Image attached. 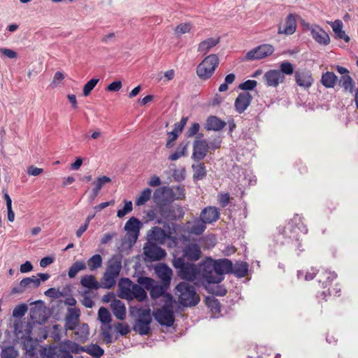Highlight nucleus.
<instances>
[{
	"instance_id": "obj_14",
	"label": "nucleus",
	"mask_w": 358,
	"mask_h": 358,
	"mask_svg": "<svg viewBox=\"0 0 358 358\" xmlns=\"http://www.w3.org/2000/svg\"><path fill=\"white\" fill-rule=\"evenodd\" d=\"M263 80L267 87H276L284 83L285 76L280 71L272 69L264 73Z\"/></svg>"
},
{
	"instance_id": "obj_11",
	"label": "nucleus",
	"mask_w": 358,
	"mask_h": 358,
	"mask_svg": "<svg viewBox=\"0 0 358 358\" xmlns=\"http://www.w3.org/2000/svg\"><path fill=\"white\" fill-rule=\"evenodd\" d=\"M141 222L136 217H132L129 219L124 225V229L127 231L124 242L128 243L129 245H132L138 239Z\"/></svg>"
},
{
	"instance_id": "obj_16",
	"label": "nucleus",
	"mask_w": 358,
	"mask_h": 358,
	"mask_svg": "<svg viewBox=\"0 0 358 358\" xmlns=\"http://www.w3.org/2000/svg\"><path fill=\"white\" fill-rule=\"evenodd\" d=\"M41 285V281L38 278L35 277L34 275H32L29 278H23L20 284L14 287L12 290V294H21L23 293L27 288H36L39 287Z\"/></svg>"
},
{
	"instance_id": "obj_58",
	"label": "nucleus",
	"mask_w": 358,
	"mask_h": 358,
	"mask_svg": "<svg viewBox=\"0 0 358 358\" xmlns=\"http://www.w3.org/2000/svg\"><path fill=\"white\" fill-rule=\"evenodd\" d=\"M115 327L121 336H126L130 332L129 327L126 323L117 322Z\"/></svg>"
},
{
	"instance_id": "obj_24",
	"label": "nucleus",
	"mask_w": 358,
	"mask_h": 358,
	"mask_svg": "<svg viewBox=\"0 0 358 358\" xmlns=\"http://www.w3.org/2000/svg\"><path fill=\"white\" fill-rule=\"evenodd\" d=\"M252 96L249 92H243L238 94L236 99L234 106L238 113H243L250 106Z\"/></svg>"
},
{
	"instance_id": "obj_45",
	"label": "nucleus",
	"mask_w": 358,
	"mask_h": 358,
	"mask_svg": "<svg viewBox=\"0 0 358 358\" xmlns=\"http://www.w3.org/2000/svg\"><path fill=\"white\" fill-rule=\"evenodd\" d=\"M150 294L152 299H155L162 296L167 299L168 294L165 293L164 286L155 284L150 290Z\"/></svg>"
},
{
	"instance_id": "obj_44",
	"label": "nucleus",
	"mask_w": 358,
	"mask_h": 358,
	"mask_svg": "<svg viewBox=\"0 0 358 358\" xmlns=\"http://www.w3.org/2000/svg\"><path fill=\"white\" fill-rule=\"evenodd\" d=\"M188 143H180L177 150L169 155V159L171 161H176L182 156L186 155Z\"/></svg>"
},
{
	"instance_id": "obj_48",
	"label": "nucleus",
	"mask_w": 358,
	"mask_h": 358,
	"mask_svg": "<svg viewBox=\"0 0 358 358\" xmlns=\"http://www.w3.org/2000/svg\"><path fill=\"white\" fill-rule=\"evenodd\" d=\"M98 317L103 324H109L112 320L109 310L104 307H101L99 308L98 311Z\"/></svg>"
},
{
	"instance_id": "obj_35",
	"label": "nucleus",
	"mask_w": 358,
	"mask_h": 358,
	"mask_svg": "<svg viewBox=\"0 0 358 358\" xmlns=\"http://www.w3.org/2000/svg\"><path fill=\"white\" fill-rule=\"evenodd\" d=\"M169 237L165 230L159 227H153L150 234V240L155 241L159 243H164Z\"/></svg>"
},
{
	"instance_id": "obj_8",
	"label": "nucleus",
	"mask_w": 358,
	"mask_h": 358,
	"mask_svg": "<svg viewBox=\"0 0 358 358\" xmlns=\"http://www.w3.org/2000/svg\"><path fill=\"white\" fill-rule=\"evenodd\" d=\"M199 274L209 285L217 284L224 280V278H221L219 275H215L214 259L211 257H208L203 260L200 264Z\"/></svg>"
},
{
	"instance_id": "obj_22",
	"label": "nucleus",
	"mask_w": 358,
	"mask_h": 358,
	"mask_svg": "<svg viewBox=\"0 0 358 358\" xmlns=\"http://www.w3.org/2000/svg\"><path fill=\"white\" fill-rule=\"evenodd\" d=\"M154 199L162 204H165L166 202H171L174 200L173 191L167 187H162L155 190L154 192Z\"/></svg>"
},
{
	"instance_id": "obj_12",
	"label": "nucleus",
	"mask_w": 358,
	"mask_h": 358,
	"mask_svg": "<svg viewBox=\"0 0 358 358\" xmlns=\"http://www.w3.org/2000/svg\"><path fill=\"white\" fill-rule=\"evenodd\" d=\"M274 48L270 44H263L250 50L245 55L247 60L264 59L273 54Z\"/></svg>"
},
{
	"instance_id": "obj_18",
	"label": "nucleus",
	"mask_w": 358,
	"mask_h": 358,
	"mask_svg": "<svg viewBox=\"0 0 358 358\" xmlns=\"http://www.w3.org/2000/svg\"><path fill=\"white\" fill-rule=\"evenodd\" d=\"M341 296V286L336 283L334 286H329L327 288L317 292V297L327 301Z\"/></svg>"
},
{
	"instance_id": "obj_23",
	"label": "nucleus",
	"mask_w": 358,
	"mask_h": 358,
	"mask_svg": "<svg viewBox=\"0 0 358 358\" xmlns=\"http://www.w3.org/2000/svg\"><path fill=\"white\" fill-rule=\"evenodd\" d=\"M296 20L295 15L293 13L289 14L286 19L284 27L282 28L281 26L278 27V34H285V35H291L294 34L296 31Z\"/></svg>"
},
{
	"instance_id": "obj_47",
	"label": "nucleus",
	"mask_w": 358,
	"mask_h": 358,
	"mask_svg": "<svg viewBox=\"0 0 358 358\" xmlns=\"http://www.w3.org/2000/svg\"><path fill=\"white\" fill-rule=\"evenodd\" d=\"M110 182H111V179H110V178H109L108 176H103L101 177H99L93 182L92 185H94V187H93L92 189L96 192H100L103 186L106 183H108Z\"/></svg>"
},
{
	"instance_id": "obj_49",
	"label": "nucleus",
	"mask_w": 358,
	"mask_h": 358,
	"mask_svg": "<svg viewBox=\"0 0 358 358\" xmlns=\"http://www.w3.org/2000/svg\"><path fill=\"white\" fill-rule=\"evenodd\" d=\"M1 358H17L18 352L13 346L5 347L1 350Z\"/></svg>"
},
{
	"instance_id": "obj_57",
	"label": "nucleus",
	"mask_w": 358,
	"mask_h": 358,
	"mask_svg": "<svg viewBox=\"0 0 358 358\" xmlns=\"http://www.w3.org/2000/svg\"><path fill=\"white\" fill-rule=\"evenodd\" d=\"M132 210V202L131 201H125L123 208L117 210V216L122 217Z\"/></svg>"
},
{
	"instance_id": "obj_31",
	"label": "nucleus",
	"mask_w": 358,
	"mask_h": 358,
	"mask_svg": "<svg viewBox=\"0 0 358 358\" xmlns=\"http://www.w3.org/2000/svg\"><path fill=\"white\" fill-rule=\"evenodd\" d=\"M156 273L165 286L170 284L172 270L169 267L164 264L160 265L156 268Z\"/></svg>"
},
{
	"instance_id": "obj_5",
	"label": "nucleus",
	"mask_w": 358,
	"mask_h": 358,
	"mask_svg": "<svg viewBox=\"0 0 358 358\" xmlns=\"http://www.w3.org/2000/svg\"><path fill=\"white\" fill-rule=\"evenodd\" d=\"M173 297L171 294H167V300L165 304L160 308H157L153 311L155 319L161 324L166 327H171L175 321L174 313L173 310Z\"/></svg>"
},
{
	"instance_id": "obj_64",
	"label": "nucleus",
	"mask_w": 358,
	"mask_h": 358,
	"mask_svg": "<svg viewBox=\"0 0 358 358\" xmlns=\"http://www.w3.org/2000/svg\"><path fill=\"white\" fill-rule=\"evenodd\" d=\"M200 125L197 122H194L192 126L188 129L186 132V136L187 137H192L196 135L199 131Z\"/></svg>"
},
{
	"instance_id": "obj_63",
	"label": "nucleus",
	"mask_w": 358,
	"mask_h": 358,
	"mask_svg": "<svg viewBox=\"0 0 358 358\" xmlns=\"http://www.w3.org/2000/svg\"><path fill=\"white\" fill-rule=\"evenodd\" d=\"M78 334L81 338H87L89 336V327L87 324H83L78 329V331L76 333Z\"/></svg>"
},
{
	"instance_id": "obj_32",
	"label": "nucleus",
	"mask_w": 358,
	"mask_h": 358,
	"mask_svg": "<svg viewBox=\"0 0 358 358\" xmlns=\"http://www.w3.org/2000/svg\"><path fill=\"white\" fill-rule=\"evenodd\" d=\"M226 126V122L216 116H210L206 120L205 129L208 131H220Z\"/></svg>"
},
{
	"instance_id": "obj_1",
	"label": "nucleus",
	"mask_w": 358,
	"mask_h": 358,
	"mask_svg": "<svg viewBox=\"0 0 358 358\" xmlns=\"http://www.w3.org/2000/svg\"><path fill=\"white\" fill-rule=\"evenodd\" d=\"M78 344L65 340L57 345L43 348L42 358H73L72 354H78Z\"/></svg>"
},
{
	"instance_id": "obj_59",
	"label": "nucleus",
	"mask_w": 358,
	"mask_h": 358,
	"mask_svg": "<svg viewBox=\"0 0 358 358\" xmlns=\"http://www.w3.org/2000/svg\"><path fill=\"white\" fill-rule=\"evenodd\" d=\"M218 202L221 207H227L230 202V195L229 193H220L218 194Z\"/></svg>"
},
{
	"instance_id": "obj_28",
	"label": "nucleus",
	"mask_w": 358,
	"mask_h": 358,
	"mask_svg": "<svg viewBox=\"0 0 358 358\" xmlns=\"http://www.w3.org/2000/svg\"><path fill=\"white\" fill-rule=\"evenodd\" d=\"M110 308L114 316L117 319L120 320H124L125 319L126 307L122 301L115 299L110 303Z\"/></svg>"
},
{
	"instance_id": "obj_43",
	"label": "nucleus",
	"mask_w": 358,
	"mask_h": 358,
	"mask_svg": "<svg viewBox=\"0 0 358 358\" xmlns=\"http://www.w3.org/2000/svg\"><path fill=\"white\" fill-rule=\"evenodd\" d=\"M86 268V263L84 261H76L69 268L68 275L70 278H73L78 272L84 271Z\"/></svg>"
},
{
	"instance_id": "obj_7",
	"label": "nucleus",
	"mask_w": 358,
	"mask_h": 358,
	"mask_svg": "<svg viewBox=\"0 0 358 358\" xmlns=\"http://www.w3.org/2000/svg\"><path fill=\"white\" fill-rule=\"evenodd\" d=\"M219 65V58L217 55L211 54L206 57L196 67V74L202 80L210 78Z\"/></svg>"
},
{
	"instance_id": "obj_60",
	"label": "nucleus",
	"mask_w": 358,
	"mask_h": 358,
	"mask_svg": "<svg viewBox=\"0 0 358 358\" xmlns=\"http://www.w3.org/2000/svg\"><path fill=\"white\" fill-rule=\"evenodd\" d=\"M257 85V82L255 80H248L239 85V88L243 90H252Z\"/></svg>"
},
{
	"instance_id": "obj_20",
	"label": "nucleus",
	"mask_w": 358,
	"mask_h": 358,
	"mask_svg": "<svg viewBox=\"0 0 358 358\" xmlns=\"http://www.w3.org/2000/svg\"><path fill=\"white\" fill-rule=\"evenodd\" d=\"M22 344L23 349L25 350L27 358H38L36 348L38 346V341L33 339L31 336H24L22 338Z\"/></svg>"
},
{
	"instance_id": "obj_41",
	"label": "nucleus",
	"mask_w": 358,
	"mask_h": 358,
	"mask_svg": "<svg viewBox=\"0 0 358 358\" xmlns=\"http://www.w3.org/2000/svg\"><path fill=\"white\" fill-rule=\"evenodd\" d=\"M339 84L345 91H348L350 93L353 92L355 87V83L349 74L342 76L339 80Z\"/></svg>"
},
{
	"instance_id": "obj_50",
	"label": "nucleus",
	"mask_w": 358,
	"mask_h": 358,
	"mask_svg": "<svg viewBox=\"0 0 358 358\" xmlns=\"http://www.w3.org/2000/svg\"><path fill=\"white\" fill-rule=\"evenodd\" d=\"M248 271V265L246 263H241L233 267V272L236 276L239 278L245 277Z\"/></svg>"
},
{
	"instance_id": "obj_13",
	"label": "nucleus",
	"mask_w": 358,
	"mask_h": 358,
	"mask_svg": "<svg viewBox=\"0 0 358 358\" xmlns=\"http://www.w3.org/2000/svg\"><path fill=\"white\" fill-rule=\"evenodd\" d=\"M144 255L152 261H159L166 255L164 249L155 243L148 242L143 247Z\"/></svg>"
},
{
	"instance_id": "obj_30",
	"label": "nucleus",
	"mask_w": 358,
	"mask_h": 358,
	"mask_svg": "<svg viewBox=\"0 0 358 358\" xmlns=\"http://www.w3.org/2000/svg\"><path fill=\"white\" fill-rule=\"evenodd\" d=\"M78 354L85 352L94 358H100L104 353V350L97 344H91L86 346L78 345Z\"/></svg>"
},
{
	"instance_id": "obj_4",
	"label": "nucleus",
	"mask_w": 358,
	"mask_h": 358,
	"mask_svg": "<svg viewBox=\"0 0 358 358\" xmlns=\"http://www.w3.org/2000/svg\"><path fill=\"white\" fill-rule=\"evenodd\" d=\"M122 268V261L119 257H113L108 262L107 268L102 278V287L110 289L115 285Z\"/></svg>"
},
{
	"instance_id": "obj_19",
	"label": "nucleus",
	"mask_w": 358,
	"mask_h": 358,
	"mask_svg": "<svg viewBox=\"0 0 358 358\" xmlns=\"http://www.w3.org/2000/svg\"><path fill=\"white\" fill-rule=\"evenodd\" d=\"M215 275L224 278L223 275L233 272V263L228 259H214Z\"/></svg>"
},
{
	"instance_id": "obj_26",
	"label": "nucleus",
	"mask_w": 358,
	"mask_h": 358,
	"mask_svg": "<svg viewBox=\"0 0 358 358\" xmlns=\"http://www.w3.org/2000/svg\"><path fill=\"white\" fill-rule=\"evenodd\" d=\"M206 229V224L200 217L194 219L187 223V231L194 235L202 234Z\"/></svg>"
},
{
	"instance_id": "obj_10",
	"label": "nucleus",
	"mask_w": 358,
	"mask_h": 358,
	"mask_svg": "<svg viewBox=\"0 0 358 358\" xmlns=\"http://www.w3.org/2000/svg\"><path fill=\"white\" fill-rule=\"evenodd\" d=\"M151 322L150 309L141 310L133 329L141 335H148L150 331Z\"/></svg>"
},
{
	"instance_id": "obj_53",
	"label": "nucleus",
	"mask_w": 358,
	"mask_h": 358,
	"mask_svg": "<svg viewBox=\"0 0 358 358\" xmlns=\"http://www.w3.org/2000/svg\"><path fill=\"white\" fill-rule=\"evenodd\" d=\"M138 282L141 287L143 286L148 291L156 284L153 279L148 277L139 278Z\"/></svg>"
},
{
	"instance_id": "obj_38",
	"label": "nucleus",
	"mask_w": 358,
	"mask_h": 358,
	"mask_svg": "<svg viewBox=\"0 0 358 358\" xmlns=\"http://www.w3.org/2000/svg\"><path fill=\"white\" fill-rule=\"evenodd\" d=\"M101 336L103 341L107 344L113 342V327L109 324H102L101 327Z\"/></svg>"
},
{
	"instance_id": "obj_33",
	"label": "nucleus",
	"mask_w": 358,
	"mask_h": 358,
	"mask_svg": "<svg viewBox=\"0 0 358 358\" xmlns=\"http://www.w3.org/2000/svg\"><path fill=\"white\" fill-rule=\"evenodd\" d=\"M80 285L83 287H86L90 290H97L101 287V284L96 280V278L93 275H86L82 277L80 279Z\"/></svg>"
},
{
	"instance_id": "obj_42",
	"label": "nucleus",
	"mask_w": 358,
	"mask_h": 358,
	"mask_svg": "<svg viewBox=\"0 0 358 358\" xmlns=\"http://www.w3.org/2000/svg\"><path fill=\"white\" fill-rule=\"evenodd\" d=\"M331 27L338 38L343 39L345 42L350 41V37L342 30L343 22L341 20H337L334 21L331 24Z\"/></svg>"
},
{
	"instance_id": "obj_54",
	"label": "nucleus",
	"mask_w": 358,
	"mask_h": 358,
	"mask_svg": "<svg viewBox=\"0 0 358 358\" xmlns=\"http://www.w3.org/2000/svg\"><path fill=\"white\" fill-rule=\"evenodd\" d=\"M28 307L27 304L22 303L17 306L13 310V316L14 317H23L27 312Z\"/></svg>"
},
{
	"instance_id": "obj_15",
	"label": "nucleus",
	"mask_w": 358,
	"mask_h": 358,
	"mask_svg": "<svg viewBox=\"0 0 358 358\" xmlns=\"http://www.w3.org/2000/svg\"><path fill=\"white\" fill-rule=\"evenodd\" d=\"M209 148V145L206 141L195 140L193 145L192 158L198 162L203 159L207 155Z\"/></svg>"
},
{
	"instance_id": "obj_34",
	"label": "nucleus",
	"mask_w": 358,
	"mask_h": 358,
	"mask_svg": "<svg viewBox=\"0 0 358 358\" xmlns=\"http://www.w3.org/2000/svg\"><path fill=\"white\" fill-rule=\"evenodd\" d=\"M220 42V38H208L201 41L198 46V52L207 54L212 48L215 47Z\"/></svg>"
},
{
	"instance_id": "obj_27",
	"label": "nucleus",
	"mask_w": 358,
	"mask_h": 358,
	"mask_svg": "<svg viewBox=\"0 0 358 358\" xmlns=\"http://www.w3.org/2000/svg\"><path fill=\"white\" fill-rule=\"evenodd\" d=\"M295 80L298 85L305 88H309L313 83L312 74L308 71H296Z\"/></svg>"
},
{
	"instance_id": "obj_2",
	"label": "nucleus",
	"mask_w": 358,
	"mask_h": 358,
	"mask_svg": "<svg viewBox=\"0 0 358 358\" xmlns=\"http://www.w3.org/2000/svg\"><path fill=\"white\" fill-rule=\"evenodd\" d=\"M178 302L183 306H194L200 301V297L194 285L188 282H180L175 288Z\"/></svg>"
},
{
	"instance_id": "obj_29",
	"label": "nucleus",
	"mask_w": 358,
	"mask_h": 358,
	"mask_svg": "<svg viewBox=\"0 0 358 358\" xmlns=\"http://www.w3.org/2000/svg\"><path fill=\"white\" fill-rule=\"evenodd\" d=\"M201 251L199 245L196 243L189 244L183 250L184 257L190 261H196L201 257Z\"/></svg>"
},
{
	"instance_id": "obj_9",
	"label": "nucleus",
	"mask_w": 358,
	"mask_h": 358,
	"mask_svg": "<svg viewBox=\"0 0 358 358\" xmlns=\"http://www.w3.org/2000/svg\"><path fill=\"white\" fill-rule=\"evenodd\" d=\"M300 227L294 224V222L287 223L280 231V234L283 236L287 243H292L294 247L300 251H303L301 243L300 242V236L301 233Z\"/></svg>"
},
{
	"instance_id": "obj_62",
	"label": "nucleus",
	"mask_w": 358,
	"mask_h": 358,
	"mask_svg": "<svg viewBox=\"0 0 358 358\" xmlns=\"http://www.w3.org/2000/svg\"><path fill=\"white\" fill-rule=\"evenodd\" d=\"M90 291H85L83 294L82 304L86 308H92L94 303L92 299L89 296Z\"/></svg>"
},
{
	"instance_id": "obj_51",
	"label": "nucleus",
	"mask_w": 358,
	"mask_h": 358,
	"mask_svg": "<svg viewBox=\"0 0 358 358\" xmlns=\"http://www.w3.org/2000/svg\"><path fill=\"white\" fill-rule=\"evenodd\" d=\"M99 81V79L98 78H92L83 87V95L85 96H89Z\"/></svg>"
},
{
	"instance_id": "obj_36",
	"label": "nucleus",
	"mask_w": 358,
	"mask_h": 358,
	"mask_svg": "<svg viewBox=\"0 0 358 358\" xmlns=\"http://www.w3.org/2000/svg\"><path fill=\"white\" fill-rule=\"evenodd\" d=\"M80 316V310L73 308H69L68 310V315L66 317V321L68 324V328L71 330H73L76 329L77 325L78 318Z\"/></svg>"
},
{
	"instance_id": "obj_37",
	"label": "nucleus",
	"mask_w": 358,
	"mask_h": 358,
	"mask_svg": "<svg viewBox=\"0 0 358 358\" xmlns=\"http://www.w3.org/2000/svg\"><path fill=\"white\" fill-rule=\"evenodd\" d=\"M338 80L337 76L333 72L327 71L322 74V84L327 88H333Z\"/></svg>"
},
{
	"instance_id": "obj_3",
	"label": "nucleus",
	"mask_w": 358,
	"mask_h": 358,
	"mask_svg": "<svg viewBox=\"0 0 358 358\" xmlns=\"http://www.w3.org/2000/svg\"><path fill=\"white\" fill-rule=\"evenodd\" d=\"M125 284L120 285V297L127 300L136 299L138 301H145L147 298L145 290L138 284H134L128 278L124 279Z\"/></svg>"
},
{
	"instance_id": "obj_25",
	"label": "nucleus",
	"mask_w": 358,
	"mask_h": 358,
	"mask_svg": "<svg viewBox=\"0 0 358 358\" xmlns=\"http://www.w3.org/2000/svg\"><path fill=\"white\" fill-rule=\"evenodd\" d=\"M312 37L320 44L327 45L330 42L328 34L320 27L315 25L309 29Z\"/></svg>"
},
{
	"instance_id": "obj_61",
	"label": "nucleus",
	"mask_w": 358,
	"mask_h": 358,
	"mask_svg": "<svg viewBox=\"0 0 358 358\" xmlns=\"http://www.w3.org/2000/svg\"><path fill=\"white\" fill-rule=\"evenodd\" d=\"M45 294L53 299H58L64 296V294L59 289L50 288L45 292Z\"/></svg>"
},
{
	"instance_id": "obj_56",
	"label": "nucleus",
	"mask_w": 358,
	"mask_h": 358,
	"mask_svg": "<svg viewBox=\"0 0 358 358\" xmlns=\"http://www.w3.org/2000/svg\"><path fill=\"white\" fill-rule=\"evenodd\" d=\"M279 71L282 73V75H292L294 73V67L290 62L285 61L280 64Z\"/></svg>"
},
{
	"instance_id": "obj_46",
	"label": "nucleus",
	"mask_w": 358,
	"mask_h": 358,
	"mask_svg": "<svg viewBox=\"0 0 358 358\" xmlns=\"http://www.w3.org/2000/svg\"><path fill=\"white\" fill-rule=\"evenodd\" d=\"M152 190L150 188L143 189L141 194L136 198V205L142 206L145 204L151 198Z\"/></svg>"
},
{
	"instance_id": "obj_52",
	"label": "nucleus",
	"mask_w": 358,
	"mask_h": 358,
	"mask_svg": "<svg viewBox=\"0 0 358 358\" xmlns=\"http://www.w3.org/2000/svg\"><path fill=\"white\" fill-rule=\"evenodd\" d=\"M217 284H213V285L209 288L210 292L216 296H223L226 295L227 293V289L222 286Z\"/></svg>"
},
{
	"instance_id": "obj_17",
	"label": "nucleus",
	"mask_w": 358,
	"mask_h": 358,
	"mask_svg": "<svg viewBox=\"0 0 358 358\" xmlns=\"http://www.w3.org/2000/svg\"><path fill=\"white\" fill-rule=\"evenodd\" d=\"M336 278L337 274L334 271H328L324 268L317 271V281L322 289L331 285L333 281L335 280Z\"/></svg>"
},
{
	"instance_id": "obj_55",
	"label": "nucleus",
	"mask_w": 358,
	"mask_h": 358,
	"mask_svg": "<svg viewBox=\"0 0 358 358\" xmlns=\"http://www.w3.org/2000/svg\"><path fill=\"white\" fill-rule=\"evenodd\" d=\"M192 28V25L190 22L180 23L176 27L175 32L177 35L184 34L189 33Z\"/></svg>"
},
{
	"instance_id": "obj_21",
	"label": "nucleus",
	"mask_w": 358,
	"mask_h": 358,
	"mask_svg": "<svg viewBox=\"0 0 358 358\" xmlns=\"http://www.w3.org/2000/svg\"><path fill=\"white\" fill-rule=\"evenodd\" d=\"M220 210L215 206H207L204 208L199 215V217L207 224L215 222L220 218Z\"/></svg>"
},
{
	"instance_id": "obj_6",
	"label": "nucleus",
	"mask_w": 358,
	"mask_h": 358,
	"mask_svg": "<svg viewBox=\"0 0 358 358\" xmlns=\"http://www.w3.org/2000/svg\"><path fill=\"white\" fill-rule=\"evenodd\" d=\"M173 266L178 270V274L182 279L194 281L199 275V267L193 263L185 262L183 257H175Z\"/></svg>"
},
{
	"instance_id": "obj_40",
	"label": "nucleus",
	"mask_w": 358,
	"mask_h": 358,
	"mask_svg": "<svg viewBox=\"0 0 358 358\" xmlns=\"http://www.w3.org/2000/svg\"><path fill=\"white\" fill-rule=\"evenodd\" d=\"M193 178L194 180H200L203 179L206 176V167L203 163L198 162L192 164Z\"/></svg>"
},
{
	"instance_id": "obj_39",
	"label": "nucleus",
	"mask_w": 358,
	"mask_h": 358,
	"mask_svg": "<svg viewBox=\"0 0 358 358\" xmlns=\"http://www.w3.org/2000/svg\"><path fill=\"white\" fill-rule=\"evenodd\" d=\"M102 264L103 259L102 257L99 254H96L92 256L90 258H89L86 263V266H87L89 270L91 271H96L101 268Z\"/></svg>"
}]
</instances>
